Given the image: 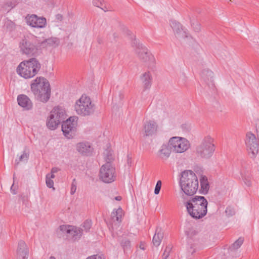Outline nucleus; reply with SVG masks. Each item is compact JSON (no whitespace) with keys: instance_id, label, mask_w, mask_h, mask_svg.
I'll use <instances>...</instances> for the list:
<instances>
[{"instance_id":"8fccbe9b","label":"nucleus","mask_w":259,"mask_h":259,"mask_svg":"<svg viewBox=\"0 0 259 259\" xmlns=\"http://www.w3.org/2000/svg\"><path fill=\"white\" fill-rule=\"evenodd\" d=\"M62 15L61 14H58L56 15V18L57 20L59 21H61L62 20Z\"/></svg>"},{"instance_id":"c9c22d12","label":"nucleus","mask_w":259,"mask_h":259,"mask_svg":"<svg viewBox=\"0 0 259 259\" xmlns=\"http://www.w3.org/2000/svg\"><path fill=\"white\" fill-rule=\"evenodd\" d=\"M104 154L105 155V159L106 162H109L110 163H111L114 160L112 152L110 151L106 150V153H104Z\"/></svg>"},{"instance_id":"5fc2aeb1","label":"nucleus","mask_w":259,"mask_h":259,"mask_svg":"<svg viewBox=\"0 0 259 259\" xmlns=\"http://www.w3.org/2000/svg\"><path fill=\"white\" fill-rule=\"evenodd\" d=\"M246 181H244L245 183L246 184V185L248 186H249L250 185H251V182H250V181H248L247 180H246Z\"/></svg>"},{"instance_id":"37998d69","label":"nucleus","mask_w":259,"mask_h":259,"mask_svg":"<svg viewBox=\"0 0 259 259\" xmlns=\"http://www.w3.org/2000/svg\"><path fill=\"white\" fill-rule=\"evenodd\" d=\"M122 210L121 208H118V209H117L115 211H113L111 213L112 219L114 221H116L115 219L116 218V217H117V214H119L120 212H122Z\"/></svg>"},{"instance_id":"473e14b6","label":"nucleus","mask_w":259,"mask_h":259,"mask_svg":"<svg viewBox=\"0 0 259 259\" xmlns=\"http://www.w3.org/2000/svg\"><path fill=\"white\" fill-rule=\"evenodd\" d=\"M121 245L124 251L125 252L130 248L131 242L127 239L124 238L121 240Z\"/></svg>"},{"instance_id":"412c9836","label":"nucleus","mask_w":259,"mask_h":259,"mask_svg":"<svg viewBox=\"0 0 259 259\" xmlns=\"http://www.w3.org/2000/svg\"><path fill=\"white\" fill-rule=\"evenodd\" d=\"M172 148L167 144H163L157 153V156L163 160L167 159L170 156Z\"/></svg>"},{"instance_id":"09e8293b","label":"nucleus","mask_w":259,"mask_h":259,"mask_svg":"<svg viewBox=\"0 0 259 259\" xmlns=\"http://www.w3.org/2000/svg\"><path fill=\"white\" fill-rule=\"evenodd\" d=\"M59 170V169L57 167H53L51 169V173L55 174Z\"/></svg>"},{"instance_id":"58836bf2","label":"nucleus","mask_w":259,"mask_h":259,"mask_svg":"<svg viewBox=\"0 0 259 259\" xmlns=\"http://www.w3.org/2000/svg\"><path fill=\"white\" fill-rule=\"evenodd\" d=\"M46 179L47 187L50 188H53V190H55L53 181L52 179H50L48 176H46Z\"/></svg>"},{"instance_id":"603ef678","label":"nucleus","mask_w":259,"mask_h":259,"mask_svg":"<svg viewBox=\"0 0 259 259\" xmlns=\"http://www.w3.org/2000/svg\"><path fill=\"white\" fill-rule=\"evenodd\" d=\"M46 176H48L50 179H53L55 178L54 174H53V173H51V175L48 174L46 175Z\"/></svg>"},{"instance_id":"5701e85b","label":"nucleus","mask_w":259,"mask_h":259,"mask_svg":"<svg viewBox=\"0 0 259 259\" xmlns=\"http://www.w3.org/2000/svg\"><path fill=\"white\" fill-rule=\"evenodd\" d=\"M71 231L69 235L74 241L78 240L83 234V229L75 226H70Z\"/></svg>"},{"instance_id":"7ed1b4c3","label":"nucleus","mask_w":259,"mask_h":259,"mask_svg":"<svg viewBox=\"0 0 259 259\" xmlns=\"http://www.w3.org/2000/svg\"><path fill=\"white\" fill-rule=\"evenodd\" d=\"M31 89L37 100L46 103L50 99L51 88L48 80L43 77H37L31 84Z\"/></svg>"},{"instance_id":"6ab92c4d","label":"nucleus","mask_w":259,"mask_h":259,"mask_svg":"<svg viewBox=\"0 0 259 259\" xmlns=\"http://www.w3.org/2000/svg\"><path fill=\"white\" fill-rule=\"evenodd\" d=\"M17 255L18 257L22 259H27L28 256V250L25 242L20 240L18 243L17 248Z\"/></svg>"},{"instance_id":"7c9ffc66","label":"nucleus","mask_w":259,"mask_h":259,"mask_svg":"<svg viewBox=\"0 0 259 259\" xmlns=\"http://www.w3.org/2000/svg\"><path fill=\"white\" fill-rule=\"evenodd\" d=\"M15 6V5L12 1L6 2L2 6V8L4 11L9 12Z\"/></svg>"},{"instance_id":"20e7f679","label":"nucleus","mask_w":259,"mask_h":259,"mask_svg":"<svg viewBox=\"0 0 259 259\" xmlns=\"http://www.w3.org/2000/svg\"><path fill=\"white\" fill-rule=\"evenodd\" d=\"M40 68L39 61L35 58H31L21 62L17 68V72L21 76L28 79L37 74Z\"/></svg>"},{"instance_id":"72a5a7b5","label":"nucleus","mask_w":259,"mask_h":259,"mask_svg":"<svg viewBox=\"0 0 259 259\" xmlns=\"http://www.w3.org/2000/svg\"><path fill=\"white\" fill-rule=\"evenodd\" d=\"M84 230L88 232L90 230L92 227V221L91 220H86L81 225Z\"/></svg>"},{"instance_id":"6e6d98bb","label":"nucleus","mask_w":259,"mask_h":259,"mask_svg":"<svg viewBox=\"0 0 259 259\" xmlns=\"http://www.w3.org/2000/svg\"><path fill=\"white\" fill-rule=\"evenodd\" d=\"M13 187H14V184L12 186V187H11V190L12 191V192L14 194H16V192H15V190L13 189Z\"/></svg>"},{"instance_id":"a878e982","label":"nucleus","mask_w":259,"mask_h":259,"mask_svg":"<svg viewBox=\"0 0 259 259\" xmlns=\"http://www.w3.org/2000/svg\"><path fill=\"white\" fill-rule=\"evenodd\" d=\"M26 147H25L24 150H23V153L21 155H18V158L16 159L15 162V167L18 165L20 162H27L29 157V151L26 150Z\"/></svg>"},{"instance_id":"6e6552de","label":"nucleus","mask_w":259,"mask_h":259,"mask_svg":"<svg viewBox=\"0 0 259 259\" xmlns=\"http://www.w3.org/2000/svg\"><path fill=\"white\" fill-rule=\"evenodd\" d=\"M168 145L175 153H182L190 147L189 142L184 138L173 137L169 140Z\"/></svg>"},{"instance_id":"79ce46f5","label":"nucleus","mask_w":259,"mask_h":259,"mask_svg":"<svg viewBox=\"0 0 259 259\" xmlns=\"http://www.w3.org/2000/svg\"><path fill=\"white\" fill-rule=\"evenodd\" d=\"M104 0H93V5L97 7L100 8L103 6Z\"/></svg>"},{"instance_id":"a211bd4d","label":"nucleus","mask_w":259,"mask_h":259,"mask_svg":"<svg viewBox=\"0 0 259 259\" xmlns=\"http://www.w3.org/2000/svg\"><path fill=\"white\" fill-rule=\"evenodd\" d=\"M170 25L174 32L179 38L187 37L186 32L184 30L181 24L176 21H171Z\"/></svg>"},{"instance_id":"0eeeda50","label":"nucleus","mask_w":259,"mask_h":259,"mask_svg":"<svg viewBox=\"0 0 259 259\" xmlns=\"http://www.w3.org/2000/svg\"><path fill=\"white\" fill-rule=\"evenodd\" d=\"M65 110L62 107H54L51 112L47 121V125L51 130L56 129L58 125L64 121L66 118Z\"/></svg>"},{"instance_id":"cd10ccee","label":"nucleus","mask_w":259,"mask_h":259,"mask_svg":"<svg viewBox=\"0 0 259 259\" xmlns=\"http://www.w3.org/2000/svg\"><path fill=\"white\" fill-rule=\"evenodd\" d=\"M3 28L6 31L12 32L15 29V24L11 20L6 19L5 20Z\"/></svg>"},{"instance_id":"a18cd8bd","label":"nucleus","mask_w":259,"mask_h":259,"mask_svg":"<svg viewBox=\"0 0 259 259\" xmlns=\"http://www.w3.org/2000/svg\"><path fill=\"white\" fill-rule=\"evenodd\" d=\"M169 254V252L164 251L162 255V259H167Z\"/></svg>"},{"instance_id":"bb28decb","label":"nucleus","mask_w":259,"mask_h":259,"mask_svg":"<svg viewBox=\"0 0 259 259\" xmlns=\"http://www.w3.org/2000/svg\"><path fill=\"white\" fill-rule=\"evenodd\" d=\"M163 238V233L162 232L160 229L158 230L157 228L156 230L155 233L153 237L152 242L154 246H158L162 239Z\"/></svg>"},{"instance_id":"c85d7f7f","label":"nucleus","mask_w":259,"mask_h":259,"mask_svg":"<svg viewBox=\"0 0 259 259\" xmlns=\"http://www.w3.org/2000/svg\"><path fill=\"white\" fill-rule=\"evenodd\" d=\"M243 242V238L240 237L234 243L229 246V250L231 251H233L239 248Z\"/></svg>"},{"instance_id":"13d9d810","label":"nucleus","mask_w":259,"mask_h":259,"mask_svg":"<svg viewBox=\"0 0 259 259\" xmlns=\"http://www.w3.org/2000/svg\"><path fill=\"white\" fill-rule=\"evenodd\" d=\"M131 161H132L131 158L130 157L129 155H127V163H128V164H130V163H131Z\"/></svg>"},{"instance_id":"2eb2a0df","label":"nucleus","mask_w":259,"mask_h":259,"mask_svg":"<svg viewBox=\"0 0 259 259\" xmlns=\"http://www.w3.org/2000/svg\"><path fill=\"white\" fill-rule=\"evenodd\" d=\"M201 80L207 84L209 88L214 87L213 73L208 69H205L202 70L201 73Z\"/></svg>"},{"instance_id":"ea45409f","label":"nucleus","mask_w":259,"mask_h":259,"mask_svg":"<svg viewBox=\"0 0 259 259\" xmlns=\"http://www.w3.org/2000/svg\"><path fill=\"white\" fill-rule=\"evenodd\" d=\"M162 185V182L160 180H159L157 182L155 189H154V193L156 195H158L160 191Z\"/></svg>"},{"instance_id":"bf43d9fd","label":"nucleus","mask_w":259,"mask_h":259,"mask_svg":"<svg viewBox=\"0 0 259 259\" xmlns=\"http://www.w3.org/2000/svg\"><path fill=\"white\" fill-rule=\"evenodd\" d=\"M140 248L142 249V250H145V246H144V244H142L141 243L140 245Z\"/></svg>"},{"instance_id":"864d4df0","label":"nucleus","mask_w":259,"mask_h":259,"mask_svg":"<svg viewBox=\"0 0 259 259\" xmlns=\"http://www.w3.org/2000/svg\"><path fill=\"white\" fill-rule=\"evenodd\" d=\"M97 41L99 44H102L103 43V40L99 37L97 38Z\"/></svg>"},{"instance_id":"e433bc0d","label":"nucleus","mask_w":259,"mask_h":259,"mask_svg":"<svg viewBox=\"0 0 259 259\" xmlns=\"http://www.w3.org/2000/svg\"><path fill=\"white\" fill-rule=\"evenodd\" d=\"M225 212L226 213V215L228 217H231L235 214V209L231 207V206H228L227 207Z\"/></svg>"},{"instance_id":"b1692460","label":"nucleus","mask_w":259,"mask_h":259,"mask_svg":"<svg viewBox=\"0 0 259 259\" xmlns=\"http://www.w3.org/2000/svg\"><path fill=\"white\" fill-rule=\"evenodd\" d=\"M200 193L204 195L208 193L209 188V185L207 178L205 176H202L200 179Z\"/></svg>"},{"instance_id":"9d476101","label":"nucleus","mask_w":259,"mask_h":259,"mask_svg":"<svg viewBox=\"0 0 259 259\" xmlns=\"http://www.w3.org/2000/svg\"><path fill=\"white\" fill-rule=\"evenodd\" d=\"M133 46L135 47V51L140 60L144 62L153 59V56L148 52L146 47L135 40Z\"/></svg>"},{"instance_id":"f704fd0d","label":"nucleus","mask_w":259,"mask_h":259,"mask_svg":"<svg viewBox=\"0 0 259 259\" xmlns=\"http://www.w3.org/2000/svg\"><path fill=\"white\" fill-rule=\"evenodd\" d=\"M70 226L69 225H61L58 230V232L61 231L62 233L69 234L71 231Z\"/></svg>"},{"instance_id":"4d7b16f0","label":"nucleus","mask_w":259,"mask_h":259,"mask_svg":"<svg viewBox=\"0 0 259 259\" xmlns=\"http://www.w3.org/2000/svg\"><path fill=\"white\" fill-rule=\"evenodd\" d=\"M122 199V197L120 196H118L115 197V199L117 201H120Z\"/></svg>"},{"instance_id":"680f3d73","label":"nucleus","mask_w":259,"mask_h":259,"mask_svg":"<svg viewBox=\"0 0 259 259\" xmlns=\"http://www.w3.org/2000/svg\"><path fill=\"white\" fill-rule=\"evenodd\" d=\"M55 120V118H54V119H52V122L53 123H54Z\"/></svg>"},{"instance_id":"4be33fe9","label":"nucleus","mask_w":259,"mask_h":259,"mask_svg":"<svg viewBox=\"0 0 259 259\" xmlns=\"http://www.w3.org/2000/svg\"><path fill=\"white\" fill-rule=\"evenodd\" d=\"M144 90L151 88L152 77L149 71L143 73L140 77Z\"/></svg>"},{"instance_id":"4c0bfd02","label":"nucleus","mask_w":259,"mask_h":259,"mask_svg":"<svg viewBox=\"0 0 259 259\" xmlns=\"http://www.w3.org/2000/svg\"><path fill=\"white\" fill-rule=\"evenodd\" d=\"M77 183L75 179H74L72 181L71 186V190H70V194L71 195H73L75 193L76 188H77Z\"/></svg>"},{"instance_id":"dca6fc26","label":"nucleus","mask_w":259,"mask_h":259,"mask_svg":"<svg viewBox=\"0 0 259 259\" xmlns=\"http://www.w3.org/2000/svg\"><path fill=\"white\" fill-rule=\"evenodd\" d=\"M76 150L81 155L84 156L91 155L93 148L89 142H80L76 145Z\"/></svg>"},{"instance_id":"39448f33","label":"nucleus","mask_w":259,"mask_h":259,"mask_svg":"<svg viewBox=\"0 0 259 259\" xmlns=\"http://www.w3.org/2000/svg\"><path fill=\"white\" fill-rule=\"evenodd\" d=\"M74 108L77 114L82 116L91 115L95 110V105L92 103L90 98L83 95L76 101Z\"/></svg>"},{"instance_id":"393cba45","label":"nucleus","mask_w":259,"mask_h":259,"mask_svg":"<svg viewBox=\"0 0 259 259\" xmlns=\"http://www.w3.org/2000/svg\"><path fill=\"white\" fill-rule=\"evenodd\" d=\"M188 18L190 20L191 27L194 31L199 32L201 30L200 24L195 19V16L192 13H189L188 15Z\"/></svg>"},{"instance_id":"1a4fd4ad","label":"nucleus","mask_w":259,"mask_h":259,"mask_svg":"<svg viewBox=\"0 0 259 259\" xmlns=\"http://www.w3.org/2000/svg\"><path fill=\"white\" fill-rule=\"evenodd\" d=\"M100 179L104 182L110 183L115 181L116 178L115 168L112 163L106 162L100 170Z\"/></svg>"},{"instance_id":"a19ab883","label":"nucleus","mask_w":259,"mask_h":259,"mask_svg":"<svg viewBox=\"0 0 259 259\" xmlns=\"http://www.w3.org/2000/svg\"><path fill=\"white\" fill-rule=\"evenodd\" d=\"M220 57L224 60L227 59L228 58L230 57L229 53L226 50H224V51H221L219 54Z\"/></svg>"},{"instance_id":"4468645a","label":"nucleus","mask_w":259,"mask_h":259,"mask_svg":"<svg viewBox=\"0 0 259 259\" xmlns=\"http://www.w3.org/2000/svg\"><path fill=\"white\" fill-rule=\"evenodd\" d=\"M26 20L28 25L34 28H43L47 25V19L46 18L38 17L34 14L27 15L26 17Z\"/></svg>"},{"instance_id":"052dcab7","label":"nucleus","mask_w":259,"mask_h":259,"mask_svg":"<svg viewBox=\"0 0 259 259\" xmlns=\"http://www.w3.org/2000/svg\"><path fill=\"white\" fill-rule=\"evenodd\" d=\"M50 259H56V258L53 256H50Z\"/></svg>"},{"instance_id":"2f4dec72","label":"nucleus","mask_w":259,"mask_h":259,"mask_svg":"<svg viewBox=\"0 0 259 259\" xmlns=\"http://www.w3.org/2000/svg\"><path fill=\"white\" fill-rule=\"evenodd\" d=\"M201 249L200 247L198 245V244L194 243L190 245V247L188 248V252L190 253L191 254H194L195 252H197Z\"/></svg>"},{"instance_id":"f257e3e1","label":"nucleus","mask_w":259,"mask_h":259,"mask_svg":"<svg viewBox=\"0 0 259 259\" xmlns=\"http://www.w3.org/2000/svg\"><path fill=\"white\" fill-rule=\"evenodd\" d=\"M183 202L188 213L194 219H201L207 213L208 202L204 196H195Z\"/></svg>"},{"instance_id":"423d86ee","label":"nucleus","mask_w":259,"mask_h":259,"mask_svg":"<svg viewBox=\"0 0 259 259\" xmlns=\"http://www.w3.org/2000/svg\"><path fill=\"white\" fill-rule=\"evenodd\" d=\"M215 150L214 139L210 136L205 137L196 148L198 155L203 158H209Z\"/></svg>"},{"instance_id":"aec40b11","label":"nucleus","mask_w":259,"mask_h":259,"mask_svg":"<svg viewBox=\"0 0 259 259\" xmlns=\"http://www.w3.org/2000/svg\"><path fill=\"white\" fill-rule=\"evenodd\" d=\"M157 125L154 121H146L144 124V129L146 136H152L157 131Z\"/></svg>"},{"instance_id":"de8ad7c7","label":"nucleus","mask_w":259,"mask_h":259,"mask_svg":"<svg viewBox=\"0 0 259 259\" xmlns=\"http://www.w3.org/2000/svg\"><path fill=\"white\" fill-rule=\"evenodd\" d=\"M171 249H172L171 246L169 245L166 247L164 251H165V252H167L169 253L170 252Z\"/></svg>"},{"instance_id":"ddd939ff","label":"nucleus","mask_w":259,"mask_h":259,"mask_svg":"<svg viewBox=\"0 0 259 259\" xmlns=\"http://www.w3.org/2000/svg\"><path fill=\"white\" fill-rule=\"evenodd\" d=\"M19 47L22 53L28 56H33L37 52L36 46L26 38L21 41Z\"/></svg>"},{"instance_id":"f03ea898","label":"nucleus","mask_w":259,"mask_h":259,"mask_svg":"<svg viewBox=\"0 0 259 259\" xmlns=\"http://www.w3.org/2000/svg\"><path fill=\"white\" fill-rule=\"evenodd\" d=\"M179 185L184 194L191 196L197 192L199 182L194 172L191 170H186L181 172Z\"/></svg>"},{"instance_id":"f3484780","label":"nucleus","mask_w":259,"mask_h":259,"mask_svg":"<svg viewBox=\"0 0 259 259\" xmlns=\"http://www.w3.org/2000/svg\"><path fill=\"white\" fill-rule=\"evenodd\" d=\"M19 105L25 110H29L32 109L33 105L30 99L25 95H20L17 97Z\"/></svg>"},{"instance_id":"c03bdc74","label":"nucleus","mask_w":259,"mask_h":259,"mask_svg":"<svg viewBox=\"0 0 259 259\" xmlns=\"http://www.w3.org/2000/svg\"><path fill=\"white\" fill-rule=\"evenodd\" d=\"M86 259H104L101 255L95 254L88 257Z\"/></svg>"},{"instance_id":"9b49d317","label":"nucleus","mask_w":259,"mask_h":259,"mask_svg":"<svg viewBox=\"0 0 259 259\" xmlns=\"http://www.w3.org/2000/svg\"><path fill=\"white\" fill-rule=\"evenodd\" d=\"M245 144L249 153H251L254 156L259 151V142L255 136L247 133L246 136Z\"/></svg>"},{"instance_id":"49530a36","label":"nucleus","mask_w":259,"mask_h":259,"mask_svg":"<svg viewBox=\"0 0 259 259\" xmlns=\"http://www.w3.org/2000/svg\"><path fill=\"white\" fill-rule=\"evenodd\" d=\"M122 212H120L119 214H117V216L116 217V218L115 219V220L116 221H121V217H122Z\"/></svg>"},{"instance_id":"c756f323","label":"nucleus","mask_w":259,"mask_h":259,"mask_svg":"<svg viewBox=\"0 0 259 259\" xmlns=\"http://www.w3.org/2000/svg\"><path fill=\"white\" fill-rule=\"evenodd\" d=\"M46 43L50 46H57L60 42L59 39L57 37H50L45 40Z\"/></svg>"},{"instance_id":"f8f14e48","label":"nucleus","mask_w":259,"mask_h":259,"mask_svg":"<svg viewBox=\"0 0 259 259\" xmlns=\"http://www.w3.org/2000/svg\"><path fill=\"white\" fill-rule=\"evenodd\" d=\"M76 121L74 117H69L62 124V131L64 136L68 138H72L76 132Z\"/></svg>"},{"instance_id":"3c124183","label":"nucleus","mask_w":259,"mask_h":259,"mask_svg":"<svg viewBox=\"0 0 259 259\" xmlns=\"http://www.w3.org/2000/svg\"><path fill=\"white\" fill-rule=\"evenodd\" d=\"M100 8L103 10L104 12H107L109 10L107 7L104 5L103 6H101Z\"/></svg>"}]
</instances>
